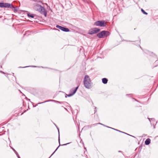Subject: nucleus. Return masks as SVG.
<instances>
[{
    "mask_svg": "<svg viewBox=\"0 0 158 158\" xmlns=\"http://www.w3.org/2000/svg\"><path fill=\"white\" fill-rule=\"evenodd\" d=\"M34 9L41 14L44 15L45 17L47 16V12L43 6L38 4H36L34 5Z\"/></svg>",
    "mask_w": 158,
    "mask_h": 158,
    "instance_id": "1",
    "label": "nucleus"
},
{
    "mask_svg": "<svg viewBox=\"0 0 158 158\" xmlns=\"http://www.w3.org/2000/svg\"><path fill=\"white\" fill-rule=\"evenodd\" d=\"M83 82L84 86L86 88L90 89L92 88L91 81L88 75L85 76Z\"/></svg>",
    "mask_w": 158,
    "mask_h": 158,
    "instance_id": "2",
    "label": "nucleus"
},
{
    "mask_svg": "<svg viewBox=\"0 0 158 158\" xmlns=\"http://www.w3.org/2000/svg\"><path fill=\"white\" fill-rule=\"evenodd\" d=\"M110 33L108 31H103L97 34V36L99 38L106 37L110 35Z\"/></svg>",
    "mask_w": 158,
    "mask_h": 158,
    "instance_id": "3",
    "label": "nucleus"
},
{
    "mask_svg": "<svg viewBox=\"0 0 158 158\" xmlns=\"http://www.w3.org/2000/svg\"><path fill=\"white\" fill-rule=\"evenodd\" d=\"M107 24L105 23L104 20H98L96 21L94 23V25L97 26H100L101 27H106Z\"/></svg>",
    "mask_w": 158,
    "mask_h": 158,
    "instance_id": "4",
    "label": "nucleus"
},
{
    "mask_svg": "<svg viewBox=\"0 0 158 158\" xmlns=\"http://www.w3.org/2000/svg\"><path fill=\"white\" fill-rule=\"evenodd\" d=\"M100 29L98 28L95 27L90 29L89 31L88 34L89 35H93L97 33L100 31Z\"/></svg>",
    "mask_w": 158,
    "mask_h": 158,
    "instance_id": "5",
    "label": "nucleus"
},
{
    "mask_svg": "<svg viewBox=\"0 0 158 158\" xmlns=\"http://www.w3.org/2000/svg\"><path fill=\"white\" fill-rule=\"evenodd\" d=\"M0 7L1 8H13L12 5L7 3L0 2Z\"/></svg>",
    "mask_w": 158,
    "mask_h": 158,
    "instance_id": "6",
    "label": "nucleus"
},
{
    "mask_svg": "<svg viewBox=\"0 0 158 158\" xmlns=\"http://www.w3.org/2000/svg\"><path fill=\"white\" fill-rule=\"evenodd\" d=\"M56 27L64 32H68L69 31V30L68 28L62 27L59 25H56Z\"/></svg>",
    "mask_w": 158,
    "mask_h": 158,
    "instance_id": "7",
    "label": "nucleus"
},
{
    "mask_svg": "<svg viewBox=\"0 0 158 158\" xmlns=\"http://www.w3.org/2000/svg\"><path fill=\"white\" fill-rule=\"evenodd\" d=\"M54 124L56 126V127H57V129L58 130V132H59V128L57 127V126H56L55 124ZM58 141H59V146L55 150V151L50 156V157L57 150V149H58V148H59V147L60 146H64V145H66L67 144H69V143H65V144L60 145V139L59 136Z\"/></svg>",
    "mask_w": 158,
    "mask_h": 158,
    "instance_id": "8",
    "label": "nucleus"
},
{
    "mask_svg": "<svg viewBox=\"0 0 158 158\" xmlns=\"http://www.w3.org/2000/svg\"><path fill=\"white\" fill-rule=\"evenodd\" d=\"M77 91V89L76 88V89H75L74 90V92H73V93L70 94H66L65 96V98H67L68 97H70L72 96L76 93Z\"/></svg>",
    "mask_w": 158,
    "mask_h": 158,
    "instance_id": "9",
    "label": "nucleus"
},
{
    "mask_svg": "<svg viewBox=\"0 0 158 158\" xmlns=\"http://www.w3.org/2000/svg\"><path fill=\"white\" fill-rule=\"evenodd\" d=\"M151 142V140L150 139L148 138L145 141V144L146 145H148Z\"/></svg>",
    "mask_w": 158,
    "mask_h": 158,
    "instance_id": "10",
    "label": "nucleus"
},
{
    "mask_svg": "<svg viewBox=\"0 0 158 158\" xmlns=\"http://www.w3.org/2000/svg\"><path fill=\"white\" fill-rule=\"evenodd\" d=\"M108 81V79L105 78L102 79V82L104 84H106L107 83Z\"/></svg>",
    "mask_w": 158,
    "mask_h": 158,
    "instance_id": "11",
    "label": "nucleus"
},
{
    "mask_svg": "<svg viewBox=\"0 0 158 158\" xmlns=\"http://www.w3.org/2000/svg\"><path fill=\"white\" fill-rule=\"evenodd\" d=\"M49 101H51V102H55L56 100H48V101H47L39 103L38 104H41L44 103V102H49Z\"/></svg>",
    "mask_w": 158,
    "mask_h": 158,
    "instance_id": "12",
    "label": "nucleus"
},
{
    "mask_svg": "<svg viewBox=\"0 0 158 158\" xmlns=\"http://www.w3.org/2000/svg\"><path fill=\"white\" fill-rule=\"evenodd\" d=\"M78 87H79V86H78L77 87H76L75 88H72L71 89V90H70V93H73V92H74V90L75 89H76V88L77 89H77H78Z\"/></svg>",
    "mask_w": 158,
    "mask_h": 158,
    "instance_id": "13",
    "label": "nucleus"
},
{
    "mask_svg": "<svg viewBox=\"0 0 158 158\" xmlns=\"http://www.w3.org/2000/svg\"><path fill=\"white\" fill-rule=\"evenodd\" d=\"M35 15L33 14H30V13L27 14V16L30 17L32 18H34V17Z\"/></svg>",
    "mask_w": 158,
    "mask_h": 158,
    "instance_id": "14",
    "label": "nucleus"
},
{
    "mask_svg": "<svg viewBox=\"0 0 158 158\" xmlns=\"http://www.w3.org/2000/svg\"><path fill=\"white\" fill-rule=\"evenodd\" d=\"M12 6L13 7V8H13L14 11L15 12H17L18 11L17 7H15L13 5H12Z\"/></svg>",
    "mask_w": 158,
    "mask_h": 158,
    "instance_id": "15",
    "label": "nucleus"
},
{
    "mask_svg": "<svg viewBox=\"0 0 158 158\" xmlns=\"http://www.w3.org/2000/svg\"><path fill=\"white\" fill-rule=\"evenodd\" d=\"M141 11L143 14L146 15H147L148 14V13L146 12L143 9H141Z\"/></svg>",
    "mask_w": 158,
    "mask_h": 158,
    "instance_id": "16",
    "label": "nucleus"
},
{
    "mask_svg": "<svg viewBox=\"0 0 158 158\" xmlns=\"http://www.w3.org/2000/svg\"><path fill=\"white\" fill-rule=\"evenodd\" d=\"M108 127V128H111V129H112L114 130H115V131H118V132H121L122 133V131H119L118 130H117V129H115L114 128H111V127Z\"/></svg>",
    "mask_w": 158,
    "mask_h": 158,
    "instance_id": "17",
    "label": "nucleus"
},
{
    "mask_svg": "<svg viewBox=\"0 0 158 158\" xmlns=\"http://www.w3.org/2000/svg\"><path fill=\"white\" fill-rule=\"evenodd\" d=\"M33 1L37 2L42 3V1L40 0H33Z\"/></svg>",
    "mask_w": 158,
    "mask_h": 158,
    "instance_id": "18",
    "label": "nucleus"
},
{
    "mask_svg": "<svg viewBox=\"0 0 158 158\" xmlns=\"http://www.w3.org/2000/svg\"><path fill=\"white\" fill-rule=\"evenodd\" d=\"M55 103H60V104H61V103H62V102H59V101H56Z\"/></svg>",
    "mask_w": 158,
    "mask_h": 158,
    "instance_id": "19",
    "label": "nucleus"
},
{
    "mask_svg": "<svg viewBox=\"0 0 158 158\" xmlns=\"http://www.w3.org/2000/svg\"><path fill=\"white\" fill-rule=\"evenodd\" d=\"M100 124L101 125H104L103 124H102V123H96V124H94L93 125H94V126H95L96 125H97V124Z\"/></svg>",
    "mask_w": 158,
    "mask_h": 158,
    "instance_id": "20",
    "label": "nucleus"
},
{
    "mask_svg": "<svg viewBox=\"0 0 158 158\" xmlns=\"http://www.w3.org/2000/svg\"><path fill=\"white\" fill-rule=\"evenodd\" d=\"M97 110H96V107H95V110H94V113H95L97 112Z\"/></svg>",
    "mask_w": 158,
    "mask_h": 158,
    "instance_id": "21",
    "label": "nucleus"
},
{
    "mask_svg": "<svg viewBox=\"0 0 158 158\" xmlns=\"http://www.w3.org/2000/svg\"><path fill=\"white\" fill-rule=\"evenodd\" d=\"M17 156L18 157V158H20L18 153H17Z\"/></svg>",
    "mask_w": 158,
    "mask_h": 158,
    "instance_id": "22",
    "label": "nucleus"
},
{
    "mask_svg": "<svg viewBox=\"0 0 158 158\" xmlns=\"http://www.w3.org/2000/svg\"><path fill=\"white\" fill-rule=\"evenodd\" d=\"M126 135H130V136H132V137H133L135 138V137H134V136H132V135H129V134H127H127H126Z\"/></svg>",
    "mask_w": 158,
    "mask_h": 158,
    "instance_id": "23",
    "label": "nucleus"
},
{
    "mask_svg": "<svg viewBox=\"0 0 158 158\" xmlns=\"http://www.w3.org/2000/svg\"><path fill=\"white\" fill-rule=\"evenodd\" d=\"M2 64H1V63H0V67L1 68H2Z\"/></svg>",
    "mask_w": 158,
    "mask_h": 158,
    "instance_id": "24",
    "label": "nucleus"
},
{
    "mask_svg": "<svg viewBox=\"0 0 158 158\" xmlns=\"http://www.w3.org/2000/svg\"><path fill=\"white\" fill-rule=\"evenodd\" d=\"M14 150L15 151V153L16 154V155L17 156V153H18L17 152L15 151V150Z\"/></svg>",
    "mask_w": 158,
    "mask_h": 158,
    "instance_id": "25",
    "label": "nucleus"
},
{
    "mask_svg": "<svg viewBox=\"0 0 158 158\" xmlns=\"http://www.w3.org/2000/svg\"><path fill=\"white\" fill-rule=\"evenodd\" d=\"M28 67V66L24 67H20V68H26V67Z\"/></svg>",
    "mask_w": 158,
    "mask_h": 158,
    "instance_id": "26",
    "label": "nucleus"
},
{
    "mask_svg": "<svg viewBox=\"0 0 158 158\" xmlns=\"http://www.w3.org/2000/svg\"><path fill=\"white\" fill-rule=\"evenodd\" d=\"M122 133H123L125 134H127V133H125V132H123V131H122Z\"/></svg>",
    "mask_w": 158,
    "mask_h": 158,
    "instance_id": "27",
    "label": "nucleus"
},
{
    "mask_svg": "<svg viewBox=\"0 0 158 158\" xmlns=\"http://www.w3.org/2000/svg\"><path fill=\"white\" fill-rule=\"evenodd\" d=\"M64 109L67 111H68V110L67 109H66V108L64 107Z\"/></svg>",
    "mask_w": 158,
    "mask_h": 158,
    "instance_id": "28",
    "label": "nucleus"
},
{
    "mask_svg": "<svg viewBox=\"0 0 158 158\" xmlns=\"http://www.w3.org/2000/svg\"><path fill=\"white\" fill-rule=\"evenodd\" d=\"M1 73H4V72H3L2 71H1Z\"/></svg>",
    "mask_w": 158,
    "mask_h": 158,
    "instance_id": "29",
    "label": "nucleus"
},
{
    "mask_svg": "<svg viewBox=\"0 0 158 158\" xmlns=\"http://www.w3.org/2000/svg\"><path fill=\"white\" fill-rule=\"evenodd\" d=\"M118 152H121V151H118Z\"/></svg>",
    "mask_w": 158,
    "mask_h": 158,
    "instance_id": "30",
    "label": "nucleus"
},
{
    "mask_svg": "<svg viewBox=\"0 0 158 158\" xmlns=\"http://www.w3.org/2000/svg\"><path fill=\"white\" fill-rule=\"evenodd\" d=\"M33 67H36L35 66H32Z\"/></svg>",
    "mask_w": 158,
    "mask_h": 158,
    "instance_id": "31",
    "label": "nucleus"
},
{
    "mask_svg": "<svg viewBox=\"0 0 158 158\" xmlns=\"http://www.w3.org/2000/svg\"><path fill=\"white\" fill-rule=\"evenodd\" d=\"M140 47L141 48V46H140Z\"/></svg>",
    "mask_w": 158,
    "mask_h": 158,
    "instance_id": "32",
    "label": "nucleus"
}]
</instances>
